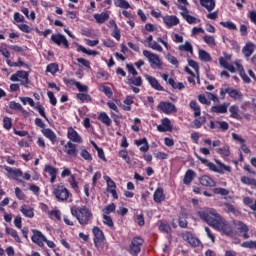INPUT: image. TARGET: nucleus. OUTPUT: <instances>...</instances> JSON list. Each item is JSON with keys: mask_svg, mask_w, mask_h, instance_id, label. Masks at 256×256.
I'll list each match as a JSON object with an SVG mask.
<instances>
[{"mask_svg": "<svg viewBox=\"0 0 256 256\" xmlns=\"http://www.w3.org/2000/svg\"><path fill=\"white\" fill-rule=\"evenodd\" d=\"M198 216L202 221H205L210 227L224 233V235H231V225L227 223L224 218L217 213L213 208H204L198 211Z\"/></svg>", "mask_w": 256, "mask_h": 256, "instance_id": "nucleus-1", "label": "nucleus"}, {"mask_svg": "<svg viewBox=\"0 0 256 256\" xmlns=\"http://www.w3.org/2000/svg\"><path fill=\"white\" fill-rule=\"evenodd\" d=\"M72 217H75L82 225V227H85V225H89L91 221L93 220V212L90 211L89 208L86 206H82L77 208V206H72L70 208Z\"/></svg>", "mask_w": 256, "mask_h": 256, "instance_id": "nucleus-2", "label": "nucleus"}, {"mask_svg": "<svg viewBox=\"0 0 256 256\" xmlns=\"http://www.w3.org/2000/svg\"><path fill=\"white\" fill-rule=\"evenodd\" d=\"M143 55L144 57H146V59H148L150 67L152 69H163V62H161V58H159V55L149 50H144Z\"/></svg>", "mask_w": 256, "mask_h": 256, "instance_id": "nucleus-3", "label": "nucleus"}, {"mask_svg": "<svg viewBox=\"0 0 256 256\" xmlns=\"http://www.w3.org/2000/svg\"><path fill=\"white\" fill-rule=\"evenodd\" d=\"M197 158L199 159V161H201V163L206 165L210 169V171H213L214 173H224V171H228V173H231V166H217L215 165V163L207 161V159L201 158L199 156H197Z\"/></svg>", "mask_w": 256, "mask_h": 256, "instance_id": "nucleus-4", "label": "nucleus"}, {"mask_svg": "<svg viewBox=\"0 0 256 256\" xmlns=\"http://www.w3.org/2000/svg\"><path fill=\"white\" fill-rule=\"evenodd\" d=\"M10 81H20V84L27 87L31 81H29V73L25 70L17 71L10 77Z\"/></svg>", "mask_w": 256, "mask_h": 256, "instance_id": "nucleus-5", "label": "nucleus"}, {"mask_svg": "<svg viewBox=\"0 0 256 256\" xmlns=\"http://www.w3.org/2000/svg\"><path fill=\"white\" fill-rule=\"evenodd\" d=\"M143 246V238L135 237L132 239L128 249V253L133 256H138L141 253V247Z\"/></svg>", "mask_w": 256, "mask_h": 256, "instance_id": "nucleus-6", "label": "nucleus"}, {"mask_svg": "<svg viewBox=\"0 0 256 256\" xmlns=\"http://www.w3.org/2000/svg\"><path fill=\"white\" fill-rule=\"evenodd\" d=\"M53 194L58 201H67L69 199V190L63 185L54 187Z\"/></svg>", "mask_w": 256, "mask_h": 256, "instance_id": "nucleus-7", "label": "nucleus"}, {"mask_svg": "<svg viewBox=\"0 0 256 256\" xmlns=\"http://www.w3.org/2000/svg\"><path fill=\"white\" fill-rule=\"evenodd\" d=\"M224 199L226 200V202H224V211H226V213H232V215L239 217V215H241V211H239V209L231 204L233 203V198L231 196H225Z\"/></svg>", "mask_w": 256, "mask_h": 256, "instance_id": "nucleus-8", "label": "nucleus"}, {"mask_svg": "<svg viewBox=\"0 0 256 256\" xmlns=\"http://www.w3.org/2000/svg\"><path fill=\"white\" fill-rule=\"evenodd\" d=\"M158 111L165 113L166 115H171V113H177V107L171 102H160L157 106Z\"/></svg>", "mask_w": 256, "mask_h": 256, "instance_id": "nucleus-9", "label": "nucleus"}, {"mask_svg": "<svg viewBox=\"0 0 256 256\" xmlns=\"http://www.w3.org/2000/svg\"><path fill=\"white\" fill-rule=\"evenodd\" d=\"M51 41H53V43H55V45H58V47H61V45H63V47H65V49H69V41L62 34H53L51 36Z\"/></svg>", "mask_w": 256, "mask_h": 256, "instance_id": "nucleus-10", "label": "nucleus"}, {"mask_svg": "<svg viewBox=\"0 0 256 256\" xmlns=\"http://www.w3.org/2000/svg\"><path fill=\"white\" fill-rule=\"evenodd\" d=\"M33 236H32V241L33 243H36L38 247H43L45 241H47V238L41 231L39 230H32Z\"/></svg>", "mask_w": 256, "mask_h": 256, "instance_id": "nucleus-11", "label": "nucleus"}, {"mask_svg": "<svg viewBox=\"0 0 256 256\" xmlns=\"http://www.w3.org/2000/svg\"><path fill=\"white\" fill-rule=\"evenodd\" d=\"M182 238L184 241H187L191 247H199V245H201V240H199L197 237H194L191 232L183 233Z\"/></svg>", "mask_w": 256, "mask_h": 256, "instance_id": "nucleus-12", "label": "nucleus"}, {"mask_svg": "<svg viewBox=\"0 0 256 256\" xmlns=\"http://www.w3.org/2000/svg\"><path fill=\"white\" fill-rule=\"evenodd\" d=\"M92 233L94 235L95 247H99V245H101L102 242L105 241V234H103L101 229L97 226L93 228Z\"/></svg>", "mask_w": 256, "mask_h": 256, "instance_id": "nucleus-13", "label": "nucleus"}, {"mask_svg": "<svg viewBox=\"0 0 256 256\" xmlns=\"http://www.w3.org/2000/svg\"><path fill=\"white\" fill-rule=\"evenodd\" d=\"M144 77L146 81H148L149 85H151L152 89H155V91H164L163 86H161L157 78L148 74H145Z\"/></svg>", "mask_w": 256, "mask_h": 256, "instance_id": "nucleus-14", "label": "nucleus"}, {"mask_svg": "<svg viewBox=\"0 0 256 256\" xmlns=\"http://www.w3.org/2000/svg\"><path fill=\"white\" fill-rule=\"evenodd\" d=\"M64 153L70 157H77V145L73 144L71 141H68L66 145H64Z\"/></svg>", "mask_w": 256, "mask_h": 256, "instance_id": "nucleus-15", "label": "nucleus"}, {"mask_svg": "<svg viewBox=\"0 0 256 256\" xmlns=\"http://www.w3.org/2000/svg\"><path fill=\"white\" fill-rule=\"evenodd\" d=\"M173 126H171V120L169 118L162 119V124L157 126V130L160 133H166L167 131H172Z\"/></svg>", "mask_w": 256, "mask_h": 256, "instance_id": "nucleus-16", "label": "nucleus"}, {"mask_svg": "<svg viewBox=\"0 0 256 256\" xmlns=\"http://www.w3.org/2000/svg\"><path fill=\"white\" fill-rule=\"evenodd\" d=\"M242 53L246 59H249L253 53H255V44L253 42H248L242 48Z\"/></svg>", "mask_w": 256, "mask_h": 256, "instance_id": "nucleus-17", "label": "nucleus"}, {"mask_svg": "<svg viewBox=\"0 0 256 256\" xmlns=\"http://www.w3.org/2000/svg\"><path fill=\"white\" fill-rule=\"evenodd\" d=\"M67 137L74 143H83V139L79 136V133L73 128H68Z\"/></svg>", "mask_w": 256, "mask_h": 256, "instance_id": "nucleus-18", "label": "nucleus"}, {"mask_svg": "<svg viewBox=\"0 0 256 256\" xmlns=\"http://www.w3.org/2000/svg\"><path fill=\"white\" fill-rule=\"evenodd\" d=\"M232 138L234 139V141L240 143L243 153H246V155H248V153H251V150L249 149V147H247V144H245V139L235 133H232Z\"/></svg>", "mask_w": 256, "mask_h": 256, "instance_id": "nucleus-19", "label": "nucleus"}, {"mask_svg": "<svg viewBox=\"0 0 256 256\" xmlns=\"http://www.w3.org/2000/svg\"><path fill=\"white\" fill-rule=\"evenodd\" d=\"M237 227L241 237H243V239H249V226L242 221H239Z\"/></svg>", "mask_w": 256, "mask_h": 256, "instance_id": "nucleus-20", "label": "nucleus"}, {"mask_svg": "<svg viewBox=\"0 0 256 256\" xmlns=\"http://www.w3.org/2000/svg\"><path fill=\"white\" fill-rule=\"evenodd\" d=\"M199 181H200V185H202L203 187H215L217 185L215 180H213V178H211L208 175L202 176L199 179Z\"/></svg>", "mask_w": 256, "mask_h": 256, "instance_id": "nucleus-21", "label": "nucleus"}, {"mask_svg": "<svg viewBox=\"0 0 256 256\" xmlns=\"http://www.w3.org/2000/svg\"><path fill=\"white\" fill-rule=\"evenodd\" d=\"M42 133L44 137H46L47 139H49V141H51V143H53V145L57 143V135L55 134V132H53V130H51L50 128H44L42 130Z\"/></svg>", "mask_w": 256, "mask_h": 256, "instance_id": "nucleus-22", "label": "nucleus"}, {"mask_svg": "<svg viewBox=\"0 0 256 256\" xmlns=\"http://www.w3.org/2000/svg\"><path fill=\"white\" fill-rule=\"evenodd\" d=\"M6 171L10 175H13V179L18 181V183H23V180H19V177H23V171H21L20 169H13L11 167H7Z\"/></svg>", "mask_w": 256, "mask_h": 256, "instance_id": "nucleus-23", "label": "nucleus"}, {"mask_svg": "<svg viewBox=\"0 0 256 256\" xmlns=\"http://www.w3.org/2000/svg\"><path fill=\"white\" fill-rule=\"evenodd\" d=\"M228 107H229V103H223L221 105L212 106L211 113L225 114L227 113Z\"/></svg>", "mask_w": 256, "mask_h": 256, "instance_id": "nucleus-24", "label": "nucleus"}, {"mask_svg": "<svg viewBox=\"0 0 256 256\" xmlns=\"http://www.w3.org/2000/svg\"><path fill=\"white\" fill-rule=\"evenodd\" d=\"M163 21L167 27H175L176 25H179V18H177V16H165Z\"/></svg>", "mask_w": 256, "mask_h": 256, "instance_id": "nucleus-25", "label": "nucleus"}, {"mask_svg": "<svg viewBox=\"0 0 256 256\" xmlns=\"http://www.w3.org/2000/svg\"><path fill=\"white\" fill-rule=\"evenodd\" d=\"M134 143H135V145L140 147V151L142 153H147L149 151V143L147 142V138H143V139H140V140H135Z\"/></svg>", "mask_w": 256, "mask_h": 256, "instance_id": "nucleus-26", "label": "nucleus"}, {"mask_svg": "<svg viewBox=\"0 0 256 256\" xmlns=\"http://www.w3.org/2000/svg\"><path fill=\"white\" fill-rule=\"evenodd\" d=\"M69 85H75V87L78 89V91L82 93H87L89 91V87L87 85L81 84V82H77L74 79H70L67 81Z\"/></svg>", "mask_w": 256, "mask_h": 256, "instance_id": "nucleus-27", "label": "nucleus"}, {"mask_svg": "<svg viewBox=\"0 0 256 256\" xmlns=\"http://www.w3.org/2000/svg\"><path fill=\"white\" fill-rule=\"evenodd\" d=\"M153 199L155 203H163V201H165V194L163 193V188H157L155 190Z\"/></svg>", "mask_w": 256, "mask_h": 256, "instance_id": "nucleus-28", "label": "nucleus"}, {"mask_svg": "<svg viewBox=\"0 0 256 256\" xmlns=\"http://www.w3.org/2000/svg\"><path fill=\"white\" fill-rule=\"evenodd\" d=\"M235 65L237 67V71L240 73V77H242L244 83H251V78L247 76L245 73V69H243V65L239 64V62H235Z\"/></svg>", "mask_w": 256, "mask_h": 256, "instance_id": "nucleus-29", "label": "nucleus"}, {"mask_svg": "<svg viewBox=\"0 0 256 256\" xmlns=\"http://www.w3.org/2000/svg\"><path fill=\"white\" fill-rule=\"evenodd\" d=\"M94 19L96 23H99V25H103L105 21H109V13L102 12L100 14H94Z\"/></svg>", "mask_w": 256, "mask_h": 256, "instance_id": "nucleus-30", "label": "nucleus"}, {"mask_svg": "<svg viewBox=\"0 0 256 256\" xmlns=\"http://www.w3.org/2000/svg\"><path fill=\"white\" fill-rule=\"evenodd\" d=\"M44 171L49 173L51 177L50 182L55 183V179H57V169L51 165H46Z\"/></svg>", "mask_w": 256, "mask_h": 256, "instance_id": "nucleus-31", "label": "nucleus"}, {"mask_svg": "<svg viewBox=\"0 0 256 256\" xmlns=\"http://www.w3.org/2000/svg\"><path fill=\"white\" fill-rule=\"evenodd\" d=\"M193 179H195V171L187 170L183 179L184 185H191Z\"/></svg>", "mask_w": 256, "mask_h": 256, "instance_id": "nucleus-32", "label": "nucleus"}, {"mask_svg": "<svg viewBox=\"0 0 256 256\" xmlns=\"http://www.w3.org/2000/svg\"><path fill=\"white\" fill-rule=\"evenodd\" d=\"M182 10H183V12L181 13V15H182V17L185 18L187 23H189L190 25H192L193 23H197V18L189 15V10H187V8L182 7Z\"/></svg>", "mask_w": 256, "mask_h": 256, "instance_id": "nucleus-33", "label": "nucleus"}, {"mask_svg": "<svg viewBox=\"0 0 256 256\" xmlns=\"http://www.w3.org/2000/svg\"><path fill=\"white\" fill-rule=\"evenodd\" d=\"M190 109L194 111V117H200L201 116V106H199V103L197 101L192 100L189 104Z\"/></svg>", "mask_w": 256, "mask_h": 256, "instance_id": "nucleus-34", "label": "nucleus"}, {"mask_svg": "<svg viewBox=\"0 0 256 256\" xmlns=\"http://www.w3.org/2000/svg\"><path fill=\"white\" fill-rule=\"evenodd\" d=\"M229 112L231 113L230 117H232V119H236L237 121H241V114H239V107L238 106L232 105L229 108Z\"/></svg>", "mask_w": 256, "mask_h": 256, "instance_id": "nucleus-35", "label": "nucleus"}, {"mask_svg": "<svg viewBox=\"0 0 256 256\" xmlns=\"http://www.w3.org/2000/svg\"><path fill=\"white\" fill-rule=\"evenodd\" d=\"M229 97L234 99V101H243V94L237 89L230 88Z\"/></svg>", "mask_w": 256, "mask_h": 256, "instance_id": "nucleus-36", "label": "nucleus"}, {"mask_svg": "<svg viewBox=\"0 0 256 256\" xmlns=\"http://www.w3.org/2000/svg\"><path fill=\"white\" fill-rule=\"evenodd\" d=\"M20 211L25 217H28L29 219H32V217H35V213H33V208L27 205H22Z\"/></svg>", "mask_w": 256, "mask_h": 256, "instance_id": "nucleus-37", "label": "nucleus"}, {"mask_svg": "<svg viewBox=\"0 0 256 256\" xmlns=\"http://www.w3.org/2000/svg\"><path fill=\"white\" fill-rule=\"evenodd\" d=\"M200 5L207 9V11L211 12L215 9V1L214 0H200Z\"/></svg>", "mask_w": 256, "mask_h": 256, "instance_id": "nucleus-38", "label": "nucleus"}, {"mask_svg": "<svg viewBox=\"0 0 256 256\" xmlns=\"http://www.w3.org/2000/svg\"><path fill=\"white\" fill-rule=\"evenodd\" d=\"M205 123H207V118L205 116H200L193 121V127H195V129H201Z\"/></svg>", "mask_w": 256, "mask_h": 256, "instance_id": "nucleus-39", "label": "nucleus"}, {"mask_svg": "<svg viewBox=\"0 0 256 256\" xmlns=\"http://www.w3.org/2000/svg\"><path fill=\"white\" fill-rule=\"evenodd\" d=\"M98 120L101 121L106 127H111V118L105 112H101L98 116Z\"/></svg>", "mask_w": 256, "mask_h": 256, "instance_id": "nucleus-40", "label": "nucleus"}, {"mask_svg": "<svg viewBox=\"0 0 256 256\" xmlns=\"http://www.w3.org/2000/svg\"><path fill=\"white\" fill-rule=\"evenodd\" d=\"M198 55H199V59L201 61H204L205 63H209L212 61L211 55L205 50H199Z\"/></svg>", "mask_w": 256, "mask_h": 256, "instance_id": "nucleus-41", "label": "nucleus"}, {"mask_svg": "<svg viewBox=\"0 0 256 256\" xmlns=\"http://www.w3.org/2000/svg\"><path fill=\"white\" fill-rule=\"evenodd\" d=\"M178 49L179 51H186L187 53L193 55V45H191L189 41H186L184 44L180 45Z\"/></svg>", "mask_w": 256, "mask_h": 256, "instance_id": "nucleus-42", "label": "nucleus"}, {"mask_svg": "<svg viewBox=\"0 0 256 256\" xmlns=\"http://www.w3.org/2000/svg\"><path fill=\"white\" fill-rule=\"evenodd\" d=\"M6 233L7 235H11V237H13L17 243H21V238L19 237V234H17V230L6 227Z\"/></svg>", "mask_w": 256, "mask_h": 256, "instance_id": "nucleus-43", "label": "nucleus"}, {"mask_svg": "<svg viewBox=\"0 0 256 256\" xmlns=\"http://www.w3.org/2000/svg\"><path fill=\"white\" fill-rule=\"evenodd\" d=\"M241 183H243L244 185H249L250 187H256V180L247 176L241 177Z\"/></svg>", "mask_w": 256, "mask_h": 256, "instance_id": "nucleus-44", "label": "nucleus"}, {"mask_svg": "<svg viewBox=\"0 0 256 256\" xmlns=\"http://www.w3.org/2000/svg\"><path fill=\"white\" fill-rule=\"evenodd\" d=\"M114 5L116 7H120V9H129L131 8V5L127 0H114Z\"/></svg>", "mask_w": 256, "mask_h": 256, "instance_id": "nucleus-45", "label": "nucleus"}, {"mask_svg": "<svg viewBox=\"0 0 256 256\" xmlns=\"http://www.w3.org/2000/svg\"><path fill=\"white\" fill-rule=\"evenodd\" d=\"M203 41H204V43H206V45H208L209 47H215V45H217V43L215 42V36L205 35V36L203 37Z\"/></svg>", "mask_w": 256, "mask_h": 256, "instance_id": "nucleus-46", "label": "nucleus"}, {"mask_svg": "<svg viewBox=\"0 0 256 256\" xmlns=\"http://www.w3.org/2000/svg\"><path fill=\"white\" fill-rule=\"evenodd\" d=\"M129 85H135L136 87H141L143 80L141 79V76L138 77H132L128 79Z\"/></svg>", "mask_w": 256, "mask_h": 256, "instance_id": "nucleus-47", "label": "nucleus"}, {"mask_svg": "<svg viewBox=\"0 0 256 256\" xmlns=\"http://www.w3.org/2000/svg\"><path fill=\"white\" fill-rule=\"evenodd\" d=\"M220 25L226 29H229L230 31H237V25L231 21L220 22Z\"/></svg>", "mask_w": 256, "mask_h": 256, "instance_id": "nucleus-48", "label": "nucleus"}, {"mask_svg": "<svg viewBox=\"0 0 256 256\" xmlns=\"http://www.w3.org/2000/svg\"><path fill=\"white\" fill-rule=\"evenodd\" d=\"M148 47L150 49H153V51H158V53H163V47L157 43V41L150 42L148 44Z\"/></svg>", "mask_w": 256, "mask_h": 256, "instance_id": "nucleus-49", "label": "nucleus"}, {"mask_svg": "<svg viewBox=\"0 0 256 256\" xmlns=\"http://www.w3.org/2000/svg\"><path fill=\"white\" fill-rule=\"evenodd\" d=\"M50 219H56L57 221H61V211L60 210H52L48 212Z\"/></svg>", "mask_w": 256, "mask_h": 256, "instance_id": "nucleus-50", "label": "nucleus"}, {"mask_svg": "<svg viewBox=\"0 0 256 256\" xmlns=\"http://www.w3.org/2000/svg\"><path fill=\"white\" fill-rule=\"evenodd\" d=\"M77 99L81 101V103H89L91 101V95L85 93L77 94Z\"/></svg>", "mask_w": 256, "mask_h": 256, "instance_id": "nucleus-51", "label": "nucleus"}, {"mask_svg": "<svg viewBox=\"0 0 256 256\" xmlns=\"http://www.w3.org/2000/svg\"><path fill=\"white\" fill-rule=\"evenodd\" d=\"M119 157H121V159H123L128 165H131V158L129 157L127 150H121L119 152Z\"/></svg>", "mask_w": 256, "mask_h": 256, "instance_id": "nucleus-52", "label": "nucleus"}, {"mask_svg": "<svg viewBox=\"0 0 256 256\" xmlns=\"http://www.w3.org/2000/svg\"><path fill=\"white\" fill-rule=\"evenodd\" d=\"M46 71L48 73H51L52 75H55V73H57V71H59V65H57L55 63L49 64L46 68Z\"/></svg>", "mask_w": 256, "mask_h": 256, "instance_id": "nucleus-53", "label": "nucleus"}, {"mask_svg": "<svg viewBox=\"0 0 256 256\" xmlns=\"http://www.w3.org/2000/svg\"><path fill=\"white\" fill-rule=\"evenodd\" d=\"M3 127L7 131H9L13 127V122H12L11 118H9V117L3 118Z\"/></svg>", "mask_w": 256, "mask_h": 256, "instance_id": "nucleus-54", "label": "nucleus"}, {"mask_svg": "<svg viewBox=\"0 0 256 256\" xmlns=\"http://www.w3.org/2000/svg\"><path fill=\"white\" fill-rule=\"evenodd\" d=\"M241 247H244L245 249H256V240L255 241L250 240V241L243 242L241 244Z\"/></svg>", "mask_w": 256, "mask_h": 256, "instance_id": "nucleus-55", "label": "nucleus"}, {"mask_svg": "<svg viewBox=\"0 0 256 256\" xmlns=\"http://www.w3.org/2000/svg\"><path fill=\"white\" fill-rule=\"evenodd\" d=\"M77 51H81L82 53H85L86 55H97V51L95 50H87L84 46L79 45L77 48Z\"/></svg>", "mask_w": 256, "mask_h": 256, "instance_id": "nucleus-56", "label": "nucleus"}, {"mask_svg": "<svg viewBox=\"0 0 256 256\" xmlns=\"http://www.w3.org/2000/svg\"><path fill=\"white\" fill-rule=\"evenodd\" d=\"M159 230L162 231V233H167L168 235H171V226L169 224L161 223L159 225Z\"/></svg>", "mask_w": 256, "mask_h": 256, "instance_id": "nucleus-57", "label": "nucleus"}, {"mask_svg": "<svg viewBox=\"0 0 256 256\" xmlns=\"http://www.w3.org/2000/svg\"><path fill=\"white\" fill-rule=\"evenodd\" d=\"M21 103H23V105H30V107H35V101L32 100V98L30 97H20L19 98Z\"/></svg>", "mask_w": 256, "mask_h": 256, "instance_id": "nucleus-58", "label": "nucleus"}, {"mask_svg": "<svg viewBox=\"0 0 256 256\" xmlns=\"http://www.w3.org/2000/svg\"><path fill=\"white\" fill-rule=\"evenodd\" d=\"M219 155H223V157H229L230 152H229V146H224L223 148H218L216 150Z\"/></svg>", "mask_w": 256, "mask_h": 256, "instance_id": "nucleus-59", "label": "nucleus"}, {"mask_svg": "<svg viewBox=\"0 0 256 256\" xmlns=\"http://www.w3.org/2000/svg\"><path fill=\"white\" fill-rule=\"evenodd\" d=\"M80 155L82 158L85 159V161H93V157L91 156V153H89V151L85 149L81 150Z\"/></svg>", "mask_w": 256, "mask_h": 256, "instance_id": "nucleus-60", "label": "nucleus"}, {"mask_svg": "<svg viewBox=\"0 0 256 256\" xmlns=\"http://www.w3.org/2000/svg\"><path fill=\"white\" fill-rule=\"evenodd\" d=\"M10 109H13L14 111H23V106L15 101H11L9 103Z\"/></svg>", "mask_w": 256, "mask_h": 256, "instance_id": "nucleus-61", "label": "nucleus"}, {"mask_svg": "<svg viewBox=\"0 0 256 256\" xmlns=\"http://www.w3.org/2000/svg\"><path fill=\"white\" fill-rule=\"evenodd\" d=\"M15 196L17 197V199H19L20 201H25V193H23V191L21 190V188L16 187L15 188Z\"/></svg>", "mask_w": 256, "mask_h": 256, "instance_id": "nucleus-62", "label": "nucleus"}, {"mask_svg": "<svg viewBox=\"0 0 256 256\" xmlns=\"http://www.w3.org/2000/svg\"><path fill=\"white\" fill-rule=\"evenodd\" d=\"M35 109L39 112V115H41V117H44V119L47 120V115L45 114V107L37 103Z\"/></svg>", "mask_w": 256, "mask_h": 256, "instance_id": "nucleus-63", "label": "nucleus"}, {"mask_svg": "<svg viewBox=\"0 0 256 256\" xmlns=\"http://www.w3.org/2000/svg\"><path fill=\"white\" fill-rule=\"evenodd\" d=\"M218 123V129H221V131H228L229 130V123L226 121H217Z\"/></svg>", "mask_w": 256, "mask_h": 256, "instance_id": "nucleus-64", "label": "nucleus"}]
</instances>
